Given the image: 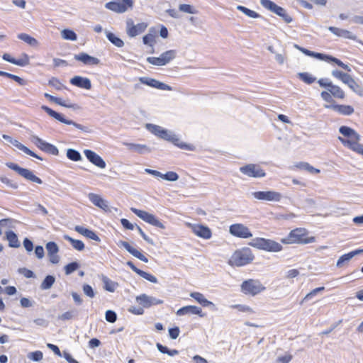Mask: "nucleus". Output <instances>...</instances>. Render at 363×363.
Segmentation results:
<instances>
[{
	"instance_id": "f257e3e1",
	"label": "nucleus",
	"mask_w": 363,
	"mask_h": 363,
	"mask_svg": "<svg viewBox=\"0 0 363 363\" xmlns=\"http://www.w3.org/2000/svg\"><path fill=\"white\" fill-rule=\"evenodd\" d=\"M339 132L344 137L347 138H345L340 136L338 137V140L344 146L363 155V145L359 143V141L361 139L359 134H358L354 129L345 125H342L339 128Z\"/></svg>"
},
{
	"instance_id": "f03ea898",
	"label": "nucleus",
	"mask_w": 363,
	"mask_h": 363,
	"mask_svg": "<svg viewBox=\"0 0 363 363\" xmlns=\"http://www.w3.org/2000/svg\"><path fill=\"white\" fill-rule=\"evenodd\" d=\"M254 259V255L250 249L244 247L236 250L230 257L228 263L231 266L242 267L250 263Z\"/></svg>"
},
{
	"instance_id": "7ed1b4c3",
	"label": "nucleus",
	"mask_w": 363,
	"mask_h": 363,
	"mask_svg": "<svg viewBox=\"0 0 363 363\" xmlns=\"http://www.w3.org/2000/svg\"><path fill=\"white\" fill-rule=\"evenodd\" d=\"M249 245L255 248L268 252H277L282 250V246L279 242L262 238L252 239Z\"/></svg>"
},
{
	"instance_id": "20e7f679",
	"label": "nucleus",
	"mask_w": 363,
	"mask_h": 363,
	"mask_svg": "<svg viewBox=\"0 0 363 363\" xmlns=\"http://www.w3.org/2000/svg\"><path fill=\"white\" fill-rule=\"evenodd\" d=\"M315 241L314 237L306 238L304 228H296L291 230L286 238L282 239L284 243H301L308 244Z\"/></svg>"
},
{
	"instance_id": "39448f33",
	"label": "nucleus",
	"mask_w": 363,
	"mask_h": 363,
	"mask_svg": "<svg viewBox=\"0 0 363 363\" xmlns=\"http://www.w3.org/2000/svg\"><path fill=\"white\" fill-rule=\"evenodd\" d=\"M41 108L43 111H45L50 116L54 118L55 119L59 121L60 122H61L62 123H65L67 125H72L77 129H79L83 132H85V133H91V130L89 127L82 125L77 123L72 120L66 119L63 116V115L56 112L55 111L52 110V108H49L47 106L43 105L41 106Z\"/></svg>"
},
{
	"instance_id": "423d86ee",
	"label": "nucleus",
	"mask_w": 363,
	"mask_h": 363,
	"mask_svg": "<svg viewBox=\"0 0 363 363\" xmlns=\"http://www.w3.org/2000/svg\"><path fill=\"white\" fill-rule=\"evenodd\" d=\"M260 4L264 9L281 17L286 23L292 22L293 18L287 13L286 9L277 5L271 0H260Z\"/></svg>"
},
{
	"instance_id": "0eeeda50",
	"label": "nucleus",
	"mask_w": 363,
	"mask_h": 363,
	"mask_svg": "<svg viewBox=\"0 0 363 363\" xmlns=\"http://www.w3.org/2000/svg\"><path fill=\"white\" fill-rule=\"evenodd\" d=\"M147 26V23L145 22L135 24L131 18L125 20V33L129 38H135L144 33Z\"/></svg>"
},
{
	"instance_id": "6e6552de",
	"label": "nucleus",
	"mask_w": 363,
	"mask_h": 363,
	"mask_svg": "<svg viewBox=\"0 0 363 363\" xmlns=\"http://www.w3.org/2000/svg\"><path fill=\"white\" fill-rule=\"evenodd\" d=\"M130 210L145 222L161 229L165 228L164 225L153 214L135 208H131Z\"/></svg>"
},
{
	"instance_id": "1a4fd4ad",
	"label": "nucleus",
	"mask_w": 363,
	"mask_h": 363,
	"mask_svg": "<svg viewBox=\"0 0 363 363\" xmlns=\"http://www.w3.org/2000/svg\"><path fill=\"white\" fill-rule=\"evenodd\" d=\"M264 289L265 287L258 280L248 279L241 284V290L245 294L255 296Z\"/></svg>"
},
{
	"instance_id": "9d476101",
	"label": "nucleus",
	"mask_w": 363,
	"mask_h": 363,
	"mask_svg": "<svg viewBox=\"0 0 363 363\" xmlns=\"http://www.w3.org/2000/svg\"><path fill=\"white\" fill-rule=\"evenodd\" d=\"M6 165L27 180L39 184L43 183L42 179L33 174V173L28 169L21 167L17 164L13 162H6Z\"/></svg>"
},
{
	"instance_id": "9b49d317",
	"label": "nucleus",
	"mask_w": 363,
	"mask_h": 363,
	"mask_svg": "<svg viewBox=\"0 0 363 363\" xmlns=\"http://www.w3.org/2000/svg\"><path fill=\"white\" fill-rule=\"evenodd\" d=\"M240 172L243 174L255 178L264 177L265 172L258 164H249L240 167Z\"/></svg>"
},
{
	"instance_id": "f8f14e48",
	"label": "nucleus",
	"mask_w": 363,
	"mask_h": 363,
	"mask_svg": "<svg viewBox=\"0 0 363 363\" xmlns=\"http://www.w3.org/2000/svg\"><path fill=\"white\" fill-rule=\"evenodd\" d=\"M31 141L41 150L51 154L52 155H58L59 150L54 145L47 143L40 138L38 136L32 135Z\"/></svg>"
},
{
	"instance_id": "ddd939ff",
	"label": "nucleus",
	"mask_w": 363,
	"mask_h": 363,
	"mask_svg": "<svg viewBox=\"0 0 363 363\" xmlns=\"http://www.w3.org/2000/svg\"><path fill=\"white\" fill-rule=\"evenodd\" d=\"M160 138L166 140L167 141L172 142L175 145L179 147L184 150H192L194 149L193 145L186 144L183 142H181L177 136L174 134L172 132L169 131L163 128V130L160 135Z\"/></svg>"
},
{
	"instance_id": "4468645a",
	"label": "nucleus",
	"mask_w": 363,
	"mask_h": 363,
	"mask_svg": "<svg viewBox=\"0 0 363 363\" xmlns=\"http://www.w3.org/2000/svg\"><path fill=\"white\" fill-rule=\"evenodd\" d=\"M160 138L166 140L167 141L172 142L175 145L179 147L184 150H192L194 149L193 145L186 144L183 142H181L177 136L174 134L172 132L169 131L163 128V130L160 135Z\"/></svg>"
},
{
	"instance_id": "2eb2a0df",
	"label": "nucleus",
	"mask_w": 363,
	"mask_h": 363,
	"mask_svg": "<svg viewBox=\"0 0 363 363\" xmlns=\"http://www.w3.org/2000/svg\"><path fill=\"white\" fill-rule=\"evenodd\" d=\"M230 233L240 238H249L252 236L250 229L242 223L233 224L229 228Z\"/></svg>"
},
{
	"instance_id": "dca6fc26",
	"label": "nucleus",
	"mask_w": 363,
	"mask_h": 363,
	"mask_svg": "<svg viewBox=\"0 0 363 363\" xmlns=\"http://www.w3.org/2000/svg\"><path fill=\"white\" fill-rule=\"evenodd\" d=\"M252 196L256 199L267 201H279L282 198L279 192L274 191H255L252 193Z\"/></svg>"
},
{
	"instance_id": "f3484780",
	"label": "nucleus",
	"mask_w": 363,
	"mask_h": 363,
	"mask_svg": "<svg viewBox=\"0 0 363 363\" xmlns=\"http://www.w3.org/2000/svg\"><path fill=\"white\" fill-rule=\"evenodd\" d=\"M136 301L144 308H150L152 306L163 303V301L155 297L148 296L145 294H140L136 297Z\"/></svg>"
},
{
	"instance_id": "a211bd4d",
	"label": "nucleus",
	"mask_w": 363,
	"mask_h": 363,
	"mask_svg": "<svg viewBox=\"0 0 363 363\" xmlns=\"http://www.w3.org/2000/svg\"><path fill=\"white\" fill-rule=\"evenodd\" d=\"M189 227L191 228L192 232L198 237L203 239H210L211 238V230L206 225L199 224H189Z\"/></svg>"
},
{
	"instance_id": "6ab92c4d",
	"label": "nucleus",
	"mask_w": 363,
	"mask_h": 363,
	"mask_svg": "<svg viewBox=\"0 0 363 363\" xmlns=\"http://www.w3.org/2000/svg\"><path fill=\"white\" fill-rule=\"evenodd\" d=\"M105 8L118 13H123L133 8L128 6L123 1L114 0L105 4Z\"/></svg>"
},
{
	"instance_id": "aec40b11",
	"label": "nucleus",
	"mask_w": 363,
	"mask_h": 363,
	"mask_svg": "<svg viewBox=\"0 0 363 363\" xmlns=\"http://www.w3.org/2000/svg\"><path fill=\"white\" fill-rule=\"evenodd\" d=\"M140 82L143 84H146L157 89L169 91L172 90V88L170 86L152 78L145 77H140Z\"/></svg>"
},
{
	"instance_id": "412c9836",
	"label": "nucleus",
	"mask_w": 363,
	"mask_h": 363,
	"mask_svg": "<svg viewBox=\"0 0 363 363\" xmlns=\"http://www.w3.org/2000/svg\"><path fill=\"white\" fill-rule=\"evenodd\" d=\"M84 154L88 160L95 166L104 169L106 167V162L101 156L91 150H84Z\"/></svg>"
},
{
	"instance_id": "4be33fe9",
	"label": "nucleus",
	"mask_w": 363,
	"mask_h": 363,
	"mask_svg": "<svg viewBox=\"0 0 363 363\" xmlns=\"http://www.w3.org/2000/svg\"><path fill=\"white\" fill-rule=\"evenodd\" d=\"M117 245L118 247H124L130 254H131L135 257L139 259L140 260L145 263L148 262V259L144 255H143L139 250L132 247L128 242L120 240Z\"/></svg>"
},
{
	"instance_id": "5701e85b",
	"label": "nucleus",
	"mask_w": 363,
	"mask_h": 363,
	"mask_svg": "<svg viewBox=\"0 0 363 363\" xmlns=\"http://www.w3.org/2000/svg\"><path fill=\"white\" fill-rule=\"evenodd\" d=\"M363 252V250H355L354 251H351L349 253L345 254L340 257L336 263V267L338 268H342L348 264L350 261L356 255L361 254Z\"/></svg>"
},
{
	"instance_id": "b1692460",
	"label": "nucleus",
	"mask_w": 363,
	"mask_h": 363,
	"mask_svg": "<svg viewBox=\"0 0 363 363\" xmlns=\"http://www.w3.org/2000/svg\"><path fill=\"white\" fill-rule=\"evenodd\" d=\"M195 314L203 318L205 316V313L202 312L201 308L196 306H186L179 308L177 311V315H184L186 314Z\"/></svg>"
},
{
	"instance_id": "393cba45",
	"label": "nucleus",
	"mask_w": 363,
	"mask_h": 363,
	"mask_svg": "<svg viewBox=\"0 0 363 363\" xmlns=\"http://www.w3.org/2000/svg\"><path fill=\"white\" fill-rule=\"evenodd\" d=\"M70 83L79 88L89 90L91 89V83L89 78L81 76H74L70 79Z\"/></svg>"
},
{
	"instance_id": "a878e982",
	"label": "nucleus",
	"mask_w": 363,
	"mask_h": 363,
	"mask_svg": "<svg viewBox=\"0 0 363 363\" xmlns=\"http://www.w3.org/2000/svg\"><path fill=\"white\" fill-rule=\"evenodd\" d=\"M88 198L89 201L96 206L107 211L108 210V203L106 200H104L102 197H101L99 195L94 194V193H89L88 194Z\"/></svg>"
},
{
	"instance_id": "bb28decb",
	"label": "nucleus",
	"mask_w": 363,
	"mask_h": 363,
	"mask_svg": "<svg viewBox=\"0 0 363 363\" xmlns=\"http://www.w3.org/2000/svg\"><path fill=\"white\" fill-rule=\"evenodd\" d=\"M74 57L76 60L80 61L85 65H98L100 63L99 59L92 57L85 52H80L75 55Z\"/></svg>"
},
{
	"instance_id": "cd10ccee",
	"label": "nucleus",
	"mask_w": 363,
	"mask_h": 363,
	"mask_svg": "<svg viewBox=\"0 0 363 363\" xmlns=\"http://www.w3.org/2000/svg\"><path fill=\"white\" fill-rule=\"evenodd\" d=\"M328 29L338 37H343L351 40H356L357 38L355 35L347 30L341 29L334 26H329Z\"/></svg>"
},
{
	"instance_id": "c85d7f7f",
	"label": "nucleus",
	"mask_w": 363,
	"mask_h": 363,
	"mask_svg": "<svg viewBox=\"0 0 363 363\" xmlns=\"http://www.w3.org/2000/svg\"><path fill=\"white\" fill-rule=\"evenodd\" d=\"M74 230L78 233H79L89 239H91V240L97 241V242L101 241L99 237L94 231H92L89 229L85 228L81 225H76L74 227Z\"/></svg>"
},
{
	"instance_id": "c756f323",
	"label": "nucleus",
	"mask_w": 363,
	"mask_h": 363,
	"mask_svg": "<svg viewBox=\"0 0 363 363\" xmlns=\"http://www.w3.org/2000/svg\"><path fill=\"white\" fill-rule=\"evenodd\" d=\"M343 83L347 84L355 93L359 95L362 94V88L356 82V81L350 74L347 76Z\"/></svg>"
},
{
	"instance_id": "7c9ffc66",
	"label": "nucleus",
	"mask_w": 363,
	"mask_h": 363,
	"mask_svg": "<svg viewBox=\"0 0 363 363\" xmlns=\"http://www.w3.org/2000/svg\"><path fill=\"white\" fill-rule=\"evenodd\" d=\"M128 150L136 152L139 154H145L150 152V149L145 145L135 144V143H125Z\"/></svg>"
},
{
	"instance_id": "2f4dec72",
	"label": "nucleus",
	"mask_w": 363,
	"mask_h": 363,
	"mask_svg": "<svg viewBox=\"0 0 363 363\" xmlns=\"http://www.w3.org/2000/svg\"><path fill=\"white\" fill-rule=\"evenodd\" d=\"M11 143L12 145H13L15 147H16L18 149H19L20 150H21L23 152H25L26 154H27V155H30L31 157H35V158H37V159H38L40 160H43V158L41 157H40L39 155H36L34 152L30 150L29 148H28L24 145H23L21 143H19L18 140L13 139L12 141L11 142Z\"/></svg>"
},
{
	"instance_id": "473e14b6",
	"label": "nucleus",
	"mask_w": 363,
	"mask_h": 363,
	"mask_svg": "<svg viewBox=\"0 0 363 363\" xmlns=\"http://www.w3.org/2000/svg\"><path fill=\"white\" fill-rule=\"evenodd\" d=\"M101 281L104 284V289L109 292H114L116 288L118 286V283L111 280L106 276H102Z\"/></svg>"
},
{
	"instance_id": "72a5a7b5",
	"label": "nucleus",
	"mask_w": 363,
	"mask_h": 363,
	"mask_svg": "<svg viewBox=\"0 0 363 363\" xmlns=\"http://www.w3.org/2000/svg\"><path fill=\"white\" fill-rule=\"evenodd\" d=\"M156 31L153 28H151L149 30V32L147 34L143 36V42L145 45H149L152 48H153L154 44L155 43V35Z\"/></svg>"
},
{
	"instance_id": "f704fd0d",
	"label": "nucleus",
	"mask_w": 363,
	"mask_h": 363,
	"mask_svg": "<svg viewBox=\"0 0 363 363\" xmlns=\"http://www.w3.org/2000/svg\"><path fill=\"white\" fill-rule=\"evenodd\" d=\"M6 240L9 241V245L11 247L18 248L20 247V242L16 234L10 230L6 233Z\"/></svg>"
},
{
	"instance_id": "c9c22d12",
	"label": "nucleus",
	"mask_w": 363,
	"mask_h": 363,
	"mask_svg": "<svg viewBox=\"0 0 363 363\" xmlns=\"http://www.w3.org/2000/svg\"><path fill=\"white\" fill-rule=\"evenodd\" d=\"M333 108L336 112L345 116H350L354 112L353 107L349 105H335Z\"/></svg>"
},
{
	"instance_id": "e433bc0d",
	"label": "nucleus",
	"mask_w": 363,
	"mask_h": 363,
	"mask_svg": "<svg viewBox=\"0 0 363 363\" xmlns=\"http://www.w3.org/2000/svg\"><path fill=\"white\" fill-rule=\"evenodd\" d=\"M106 36L107 39L115 46L117 48H122L124 45V42L118 37H117L114 33L106 31Z\"/></svg>"
},
{
	"instance_id": "4c0bfd02",
	"label": "nucleus",
	"mask_w": 363,
	"mask_h": 363,
	"mask_svg": "<svg viewBox=\"0 0 363 363\" xmlns=\"http://www.w3.org/2000/svg\"><path fill=\"white\" fill-rule=\"evenodd\" d=\"M18 38L34 48L38 47L39 45L38 41L35 38L31 37L30 35L26 33L18 34Z\"/></svg>"
},
{
	"instance_id": "58836bf2",
	"label": "nucleus",
	"mask_w": 363,
	"mask_h": 363,
	"mask_svg": "<svg viewBox=\"0 0 363 363\" xmlns=\"http://www.w3.org/2000/svg\"><path fill=\"white\" fill-rule=\"evenodd\" d=\"M64 239L69 241L72 247L78 251H82L84 249V244L82 240H75L67 235H64Z\"/></svg>"
},
{
	"instance_id": "ea45409f",
	"label": "nucleus",
	"mask_w": 363,
	"mask_h": 363,
	"mask_svg": "<svg viewBox=\"0 0 363 363\" xmlns=\"http://www.w3.org/2000/svg\"><path fill=\"white\" fill-rule=\"evenodd\" d=\"M177 51L174 50H169L166 52H162L160 56L161 57L162 61L165 64H168L172 60L176 57Z\"/></svg>"
},
{
	"instance_id": "a19ab883",
	"label": "nucleus",
	"mask_w": 363,
	"mask_h": 363,
	"mask_svg": "<svg viewBox=\"0 0 363 363\" xmlns=\"http://www.w3.org/2000/svg\"><path fill=\"white\" fill-rule=\"evenodd\" d=\"M55 281V278L54 276L47 275L40 284V289L42 290L50 289L54 284Z\"/></svg>"
},
{
	"instance_id": "79ce46f5",
	"label": "nucleus",
	"mask_w": 363,
	"mask_h": 363,
	"mask_svg": "<svg viewBox=\"0 0 363 363\" xmlns=\"http://www.w3.org/2000/svg\"><path fill=\"white\" fill-rule=\"evenodd\" d=\"M298 77L307 84H311L315 82L316 78L308 72H299L297 74Z\"/></svg>"
},
{
	"instance_id": "37998d69",
	"label": "nucleus",
	"mask_w": 363,
	"mask_h": 363,
	"mask_svg": "<svg viewBox=\"0 0 363 363\" xmlns=\"http://www.w3.org/2000/svg\"><path fill=\"white\" fill-rule=\"evenodd\" d=\"M62 38L65 40L75 41L77 39V34L70 29H64L61 31Z\"/></svg>"
},
{
	"instance_id": "c03bdc74",
	"label": "nucleus",
	"mask_w": 363,
	"mask_h": 363,
	"mask_svg": "<svg viewBox=\"0 0 363 363\" xmlns=\"http://www.w3.org/2000/svg\"><path fill=\"white\" fill-rule=\"evenodd\" d=\"M328 91L333 96L336 98L343 99L345 96L344 91L340 89V87L336 85H333V84L330 89H328Z\"/></svg>"
},
{
	"instance_id": "a18cd8bd",
	"label": "nucleus",
	"mask_w": 363,
	"mask_h": 363,
	"mask_svg": "<svg viewBox=\"0 0 363 363\" xmlns=\"http://www.w3.org/2000/svg\"><path fill=\"white\" fill-rule=\"evenodd\" d=\"M67 157L72 161L77 162L82 160L81 154L79 151L69 148L67 151Z\"/></svg>"
},
{
	"instance_id": "49530a36",
	"label": "nucleus",
	"mask_w": 363,
	"mask_h": 363,
	"mask_svg": "<svg viewBox=\"0 0 363 363\" xmlns=\"http://www.w3.org/2000/svg\"><path fill=\"white\" fill-rule=\"evenodd\" d=\"M179 10L182 12L190 14H196L199 12L193 6L186 4H179Z\"/></svg>"
},
{
	"instance_id": "de8ad7c7",
	"label": "nucleus",
	"mask_w": 363,
	"mask_h": 363,
	"mask_svg": "<svg viewBox=\"0 0 363 363\" xmlns=\"http://www.w3.org/2000/svg\"><path fill=\"white\" fill-rule=\"evenodd\" d=\"M237 9L242 11L243 13H245L246 16L250 18H257L260 17V15L258 13L252 10H250L243 6H238Z\"/></svg>"
},
{
	"instance_id": "09e8293b",
	"label": "nucleus",
	"mask_w": 363,
	"mask_h": 363,
	"mask_svg": "<svg viewBox=\"0 0 363 363\" xmlns=\"http://www.w3.org/2000/svg\"><path fill=\"white\" fill-rule=\"evenodd\" d=\"M48 85L52 86L57 91L66 89V86L63 84H62L61 82L56 77H52L48 81Z\"/></svg>"
},
{
	"instance_id": "8fccbe9b",
	"label": "nucleus",
	"mask_w": 363,
	"mask_h": 363,
	"mask_svg": "<svg viewBox=\"0 0 363 363\" xmlns=\"http://www.w3.org/2000/svg\"><path fill=\"white\" fill-rule=\"evenodd\" d=\"M146 128L150 132L158 136L159 138L160 137V135L163 130V128L161 126L151 123H147Z\"/></svg>"
},
{
	"instance_id": "3c124183",
	"label": "nucleus",
	"mask_w": 363,
	"mask_h": 363,
	"mask_svg": "<svg viewBox=\"0 0 363 363\" xmlns=\"http://www.w3.org/2000/svg\"><path fill=\"white\" fill-rule=\"evenodd\" d=\"M161 178L169 182H176L179 179V175L174 172L169 171L165 174L162 173Z\"/></svg>"
},
{
	"instance_id": "603ef678",
	"label": "nucleus",
	"mask_w": 363,
	"mask_h": 363,
	"mask_svg": "<svg viewBox=\"0 0 363 363\" xmlns=\"http://www.w3.org/2000/svg\"><path fill=\"white\" fill-rule=\"evenodd\" d=\"M77 315V313L75 310H71L59 315L58 319L62 320H68L74 318Z\"/></svg>"
},
{
	"instance_id": "864d4df0",
	"label": "nucleus",
	"mask_w": 363,
	"mask_h": 363,
	"mask_svg": "<svg viewBox=\"0 0 363 363\" xmlns=\"http://www.w3.org/2000/svg\"><path fill=\"white\" fill-rule=\"evenodd\" d=\"M45 247L48 251V255L57 254L59 251V247L55 242H48L45 245Z\"/></svg>"
},
{
	"instance_id": "5fc2aeb1",
	"label": "nucleus",
	"mask_w": 363,
	"mask_h": 363,
	"mask_svg": "<svg viewBox=\"0 0 363 363\" xmlns=\"http://www.w3.org/2000/svg\"><path fill=\"white\" fill-rule=\"evenodd\" d=\"M79 267V264L77 262H72L65 267V274L67 275L71 274Z\"/></svg>"
},
{
	"instance_id": "6e6d98bb",
	"label": "nucleus",
	"mask_w": 363,
	"mask_h": 363,
	"mask_svg": "<svg viewBox=\"0 0 363 363\" xmlns=\"http://www.w3.org/2000/svg\"><path fill=\"white\" fill-rule=\"evenodd\" d=\"M43 354L41 351L31 352L28 354V358L33 362H39L43 359Z\"/></svg>"
},
{
	"instance_id": "4d7b16f0",
	"label": "nucleus",
	"mask_w": 363,
	"mask_h": 363,
	"mask_svg": "<svg viewBox=\"0 0 363 363\" xmlns=\"http://www.w3.org/2000/svg\"><path fill=\"white\" fill-rule=\"evenodd\" d=\"M324 290H325V287H323V286H320V287H318V288L314 289L313 290H312L311 292H309L308 294H307L306 295V296L302 300L301 303L303 301H306L311 299L312 297H313L314 296L317 295L318 293L321 292V291H323Z\"/></svg>"
},
{
	"instance_id": "13d9d810",
	"label": "nucleus",
	"mask_w": 363,
	"mask_h": 363,
	"mask_svg": "<svg viewBox=\"0 0 363 363\" xmlns=\"http://www.w3.org/2000/svg\"><path fill=\"white\" fill-rule=\"evenodd\" d=\"M147 61L150 63V64H152L153 65H156V66H164L165 65V64L164 63V62L162 61L161 57H148L147 58Z\"/></svg>"
},
{
	"instance_id": "bf43d9fd",
	"label": "nucleus",
	"mask_w": 363,
	"mask_h": 363,
	"mask_svg": "<svg viewBox=\"0 0 363 363\" xmlns=\"http://www.w3.org/2000/svg\"><path fill=\"white\" fill-rule=\"evenodd\" d=\"M138 275L152 283L156 284L158 281L157 279L155 276H153L147 272H145L143 270H141L139 272Z\"/></svg>"
},
{
	"instance_id": "052dcab7",
	"label": "nucleus",
	"mask_w": 363,
	"mask_h": 363,
	"mask_svg": "<svg viewBox=\"0 0 363 363\" xmlns=\"http://www.w3.org/2000/svg\"><path fill=\"white\" fill-rule=\"evenodd\" d=\"M105 318H106V321L113 323L117 320V315L115 311H111V310H108L106 312Z\"/></svg>"
},
{
	"instance_id": "680f3d73",
	"label": "nucleus",
	"mask_w": 363,
	"mask_h": 363,
	"mask_svg": "<svg viewBox=\"0 0 363 363\" xmlns=\"http://www.w3.org/2000/svg\"><path fill=\"white\" fill-rule=\"evenodd\" d=\"M29 64V57L27 54H23V57L21 59L16 60L14 64L21 67L26 66Z\"/></svg>"
},
{
	"instance_id": "e2e57ef3",
	"label": "nucleus",
	"mask_w": 363,
	"mask_h": 363,
	"mask_svg": "<svg viewBox=\"0 0 363 363\" xmlns=\"http://www.w3.org/2000/svg\"><path fill=\"white\" fill-rule=\"evenodd\" d=\"M54 103L60 105V106H64V107H67V108H72L74 109H78L79 107L78 105L77 104H67L66 103H65L62 99L60 98H57V97H55V99H54Z\"/></svg>"
},
{
	"instance_id": "0e129e2a",
	"label": "nucleus",
	"mask_w": 363,
	"mask_h": 363,
	"mask_svg": "<svg viewBox=\"0 0 363 363\" xmlns=\"http://www.w3.org/2000/svg\"><path fill=\"white\" fill-rule=\"evenodd\" d=\"M83 291L86 296H87L89 298H94L95 296L94 291L93 288L87 284H85L83 285Z\"/></svg>"
},
{
	"instance_id": "69168bd1",
	"label": "nucleus",
	"mask_w": 363,
	"mask_h": 363,
	"mask_svg": "<svg viewBox=\"0 0 363 363\" xmlns=\"http://www.w3.org/2000/svg\"><path fill=\"white\" fill-rule=\"evenodd\" d=\"M0 181L2 183L5 184L6 185H7L8 186H9V187H11L12 189H16L18 187L17 183H16L13 181L8 179L6 177H0Z\"/></svg>"
},
{
	"instance_id": "338daca9",
	"label": "nucleus",
	"mask_w": 363,
	"mask_h": 363,
	"mask_svg": "<svg viewBox=\"0 0 363 363\" xmlns=\"http://www.w3.org/2000/svg\"><path fill=\"white\" fill-rule=\"evenodd\" d=\"M292 355L290 354H286L284 356H279L276 359V363H289L292 359Z\"/></svg>"
},
{
	"instance_id": "774afa93",
	"label": "nucleus",
	"mask_w": 363,
	"mask_h": 363,
	"mask_svg": "<svg viewBox=\"0 0 363 363\" xmlns=\"http://www.w3.org/2000/svg\"><path fill=\"white\" fill-rule=\"evenodd\" d=\"M18 272V273L23 274L26 278L35 277V274L33 273V272L25 267L19 268Z\"/></svg>"
}]
</instances>
